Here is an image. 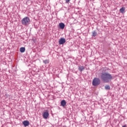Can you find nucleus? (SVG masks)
<instances>
[{"label":"nucleus","instance_id":"dca6fc26","mask_svg":"<svg viewBox=\"0 0 127 127\" xmlns=\"http://www.w3.org/2000/svg\"><path fill=\"white\" fill-rule=\"evenodd\" d=\"M122 127H127V125H124Z\"/></svg>","mask_w":127,"mask_h":127},{"label":"nucleus","instance_id":"9d476101","mask_svg":"<svg viewBox=\"0 0 127 127\" xmlns=\"http://www.w3.org/2000/svg\"><path fill=\"white\" fill-rule=\"evenodd\" d=\"M125 10H126V8L125 7H122L121 8H120L119 11L121 12V13H125Z\"/></svg>","mask_w":127,"mask_h":127},{"label":"nucleus","instance_id":"7ed1b4c3","mask_svg":"<svg viewBox=\"0 0 127 127\" xmlns=\"http://www.w3.org/2000/svg\"><path fill=\"white\" fill-rule=\"evenodd\" d=\"M101 84V80L100 78L98 77H95L92 81V85L93 86H99V85Z\"/></svg>","mask_w":127,"mask_h":127},{"label":"nucleus","instance_id":"423d86ee","mask_svg":"<svg viewBox=\"0 0 127 127\" xmlns=\"http://www.w3.org/2000/svg\"><path fill=\"white\" fill-rule=\"evenodd\" d=\"M22 124L25 127H28V126H29V121H24L22 122Z\"/></svg>","mask_w":127,"mask_h":127},{"label":"nucleus","instance_id":"2eb2a0df","mask_svg":"<svg viewBox=\"0 0 127 127\" xmlns=\"http://www.w3.org/2000/svg\"><path fill=\"white\" fill-rule=\"evenodd\" d=\"M70 0H65L66 3H68L70 1Z\"/></svg>","mask_w":127,"mask_h":127},{"label":"nucleus","instance_id":"f3484780","mask_svg":"<svg viewBox=\"0 0 127 127\" xmlns=\"http://www.w3.org/2000/svg\"><path fill=\"white\" fill-rule=\"evenodd\" d=\"M0 51H1V49L0 48Z\"/></svg>","mask_w":127,"mask_h":127},{"label":"nucleus","instance_id":"9b49d317","mask_svg":"<svg viewBox=\"0 0 127 127\" xmlns=\"http://www.w3.org/2000/svg\"><path fill=\"white\" fill-rule=\"evenodd\" d=\"M20 52L21 53H23L24 52H25V47H21L19 49Z\"/></svg>","mask_w":127,"mask_h":127},{"label":"nucleus","instance_id":"f257e3e1","mask_svg":"<svg viewBox=\"0 0 127 127\" xmlns=\"http://www.w3.org/2000/svg\"><path fill=\"white\" fill-rule=\"evenodd\" d=\"M100 79L104 83H110L113 80V76L110 73L106 72L105 69L100 73Z\"/></svg>","mask_w":127,"mask_h":127},{"label":"nucleus","instance_id":"f8f14e48","mask_svg":"<svg viewBox=\"0 0 127 127\" xmlns=\"http://www.w3.org/2000/svg\"><path fill=\"white\" fill-rule=\"evenodd\" d=\"M92 36L93 37H95V36H97V31H93L92 32Z\"/></svg>","mask_w":127,"mask_h":127},{"label":"nucleus","instance_id":"0eeeda50","mask_svg":"<svg viewBox=\"0 0 127 127\" xmlns=\"http://www.w3.org/2000/svg\"><path fill=\"white\" fill-rule=\"evenodd\" d=\"M85 70V66L80 65L78 66V70L80 71V72H82Z\"/></svg>","mask_w":127,"mask_h":127},{"label":"nucleus","instance_id":"20e7f679","mask_svg":"<svg viewBox=\"0 0 127 127\" xmlns=\"http://www.w3.org/2000/svg\"><path fill=\"white\" fill-rule=\"evenodd\" d=\"M66 42V40L64 38H61L59 41V43L60 45H62L64 44Z\"/></svg>","mask_w":127,"mask_h":127},{"label":"nucleus","instance_id":"4468645a","mask_svg":"<svg viewBox=\"0 0 127 127\" xmlns=\"http://www.w3.org/2000/svg\"><path fill=\"white\" fill-rule=\"evenodd\" d=\"M105 90H110V89H111V87H110V85H107L105 86Z\"/></svg>","mask_w":127,"mask_h":127},{"label":"nucleus","instance_id":"f03ea898","mask_svg":"<svg viewBox=\"0 0 127 127\" xmlns=\"http://www.w3.org/2000/svg\"><path fill=\"white\" fill-rule=\"evenodd\" d=\"M29 22H30V19L28 17H25L21 20V23L23 25H27V24H29Z\"/></svg>","mask_w":127,"mask_h":127},{"label":"nucleus","instance_id":"1a4fd4ad","mask_svg":"<svg viewBox=\"0 0 127 127\" xmlns=\"http://www.w3.org/2000/svg\"><path fill=\"white\" fill-rule=\"evenodd\" d=\"M59 26L61 29H63L65 27V24L64 23H61L59 24Z\"/></svg>","mask_w":127,"mask_h":127},{"label":"nucleus","instance_id":"6e6552de","mask_svg":"<svg viewBox=\"0 0 127 127\" xmlns=\"http://www.w3.org/2000/svg\"><path fill=\"white\" fill-rule=\"evenodd\" d=\"M66 104H67V103L65 100H63L61 102V105L62 107H65V106H66Z\"/></svg>","mask_w":127,"mask_h":127},{"label":"nucleus","instance_id":"ddd939ff","mask_svg":"<svg viewBox=\"0 0 127 127\" xmlns=\"http://www.w3.org/2000/svg\"><path fill=\"white\" fill-rule=\"evenodd\" d=\"M44 64H49V60H45L43 61Z\"/></svg>","mask_w":127,"mask_h":127},{"label":"nucleus","instance_id":"39448f33","mask_svg":"<svg viewBox=\"0 0 127 127\" xmlns=\"http://www.w3.org/2000/svg\"><path fill=\"white\" fill-rule=\"evenodd\" d=\"M49 116V112L48 111L45 112L43 114V117L44 119H47L48 117Z\"/></svg>","mask_w":127,"mask_h":127}]
</instances>
